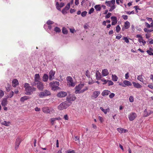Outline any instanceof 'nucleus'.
<instances>
[{"instance_id":"1a4fd4ad","label":"nucleus","mask_w":153,"mask_h":153,"mask_svg":"<svg viewBox=\"0 0 153 153\" xmlns=\"http://www.w3.org/2000/svg\"><path fill=\"white\" fill-rule=\"evenodd\" d=\"M76 97L74 95L70 94L67 97V100L70 102L71 101H74L76 99Z\"/></svg>"},{"instance_id":"4d7b16f0","label":"nucleus","mask_w":153,"mask_h":153,"mask_svg":"<svg viewBox=\"0 0 153 153\" xmlns=\"http://www.w3.org/2000/svg\"><path fill=\"white\" fill-rule=\"evenodd\" d=\"M51 123L52 124V125H53L54 124V122L56 120V119L55 118H53L51 119Z\"/></svg>"},{"instance_id":"2eb2a0df","label":"nucleus","mask_w":153,"mask_h":153,"mask_svg":"<svg viewBox=\"0 0 153 153\" xmlns=\"http://www.w3.org/2000/svg\"><path fill=\"white\" fill-rule=\"evenodd\" d=\"M130 23L128 21H126L124 23V25L122 28V30L124 31L125 29H128L130 27Z\"/></svg>"},{"instance_id":"423d86ee","label":"nucleus","mask_w":153,"mask_h":153,"mask_svg":"<svg viewBox=\"0 0 153 153\" xmlns=\"http://www.w3.org/2000/svg\"><path fill=\"white\" fill-rule=\"evenodd\" d=\"M68 85L69 86L74 87L75 85V83L73 82V79L71 76H68L67 78Z\"/></svg>"},{"instance_id":"69168bd1","label":"nucleus","mask_w":153,"mask_h":153,"mask_svg":"<svg viewBox=\"0 0 153 153\" xmlns=\"http://www.w3.org/2000/svg\"><path fill=\"white\" fill-rule=\"evenodd\" d=\"M70 31L71 33H74V32H76V31L73 28H70Z\"/></svg>"},{"instance_id":"49530a36","label":"nucleus","mask_w":153,"mask_h":153,"mask_svg":"<svg viewBox=\"0 0 153 153\" xmlns=\"http://www.w3.org/2000/svg\"><path fill=\"white\" fill-rule=\"evenodd\" d=\"M66 153H76L74 150H68L65 151Z\"/></svg>"},{"instance_id":"72a5a7b5","label":"nucleus","mask_w":153,"mask_h":153,"mask_svg":"<svg viewBox=\"0 0 153 153\" xmlns=\"http://www.w3.org/2000/svg\"><path fill=\"white\" fill-rule=\"evenodd\" d=\"M138 41L140 43H142L143 45H144L146 43V42L143 39L142 37L141 38H139L138 39Z\"/></svg>"},{"instance_id":"bf43d9fd","label":"nucleus","mask_w":153,"mask_h":153,"mask_svg":"<svg viewBox=\"0 0 153 153\" xmlns=\"http://www.w3.org/2000/svg\"><path fill=\"white\" fill-rule=\"evenodd\" d=\"M14 92L13 91H11L10 92L9 96V97L10 98L12 97L13 95Z\"/></svg>"},{"instance_id":"ea45409f","label":"nucleus","mask_w":153,"mask_h":153,"mask_svg":"<svg viewBox=\"0 0 153 153\" xmlns=\"http://www.w3.org/2000/svg\"><path fill=\"white\" fill-rule=\"evenodd\" d=\"M68 10H67L65 8H64L62 10V12L64 15H65L67 13Z\"/></svg>"},{"instance_id":"473e14b6","label":"nucleus","mask_w":153,"mask_h":153,"mask_svg":"<svg viewBox=\"0 0 153 153\" xmlns=\"http://www.w3.org/2000/svg\"><path fill=\"white\" fill-rule=\"evenodd\" d=\"M100 109L105 114H106L108 112V111H109V109L108 108L107 109H105L102 107H100Z\"/></svg>"},{"instance_id":"20e7f679","label":"nucleus","mask_w":153,"mask_h":153,"mask_svg":"<svg viewBox=\"0 0 153 153\" xmlns=\"http://www.w3.org/2000/svg\"><path fill=\"white\" fill-rule=\"evenodd\" d=\"M70 105L68 103L64 102L61 103L58 106V109L60 110H63L67 108Z\"/></svg>"},{"instance_id":"603ef678","label":"nucleus","mask_w":153,"mask_h":153,"mask_svg":"<svg viewBox=\"0 0 153 153\" xmlns=\"http://www.w3.org/2000/svg\"><path fill=\"white\" fill-rule=\"evenodd\" d=\"M4 95V93L3 91L2 90H0V97H2Z\"/></svg>"},{"instance_id":"c03bdc74","label":"nucleus","mask_w":153,"mask_h":153,"mask_svg":"<svg viewBox=\"0 0 153 153\" xmlns=\"http://www.w3.org/2000/svg\"><path fill=\"white\" fill-rule=\"evenodd\" d=\"M107 82L108 86L112 85L114 84V83L111 80H108Z\"/></svg>"},{"instance_id":"e2e57ef3","label":"nucleus","mask_w":153,"mask_h":153,"mask_svg":"<svg viewBox=\"0 0 153 153\" xmlns=\"http://www.w3.org/2000/svg\"><path fill=\"white\" fill-rule=\"evenodd\" d=\"M101 80L103 82V84H105L107 82V81L104 79H101Z\"/></svg>"},{"instance_id":"c85d7f7f","label":"nucleus","mask_w":153,"mask_h":153,"mask_svg":"<svg viewBox=\"0 0 153 153\" xmlns=\"http://www.w3.org/2000/svg\"><path fill=\"white\" fill-rule=\"evenodd\" d=\"M94 7L97 11H100L101 9V5L100 4L96 5L94 6Z\"/></svg>"},{"instance_id":"b1692460","label":"nucleus","mask_w":153,"mask_h":153,"mask_svg":"<svg viewBox=\"0 0 153 153\" xmlns=\"http://www.w3.org/2000/svg\"><path fill=\"white\" fill-rule=\"evenodd\" d=\"M110 93V91L107 90H105L102 92V95L103 96H104L105 95H108Z\"/></svg>"},{"instance_id":"e433bc0d","label":"nucleus","mask_w":153,"mask_h":153,"mask_svg":"<svg viewBox=\"0 0 153 153\" xmlns=\"http://www.w3.org/2000/svg\"><path fill=\"white\" fill-rule=\"evenodd\" d=\"M137 79L143 82V78L142 75H140L138 76Z\"/></svg>"},{"instance_id":"bb28decb","label":"nucleus","mask_w":153,"mask_h":153,"mask_svg":"<svg viewBox=\"0 0 153 153\" xmlns=\"http://www.w3.org/2000/svg\"><path fill=\"white\" fill-rule=\"evenodd\" d=\"M102 75L104 76L107 75L108 74V71L107 69H104L102 71Z\"/></svg>"},{"instance_id":"f8f14e48","label":"nucleus","mask_w":153,"mask_h":153,"mask_svg":"<svg viewBox=\"0 0 153 153\" xmlns=\"http://www.w3.org/2000/svg\"><path fill=\"white\" fill-rule=\"evenodd\" d=\"M22 141V139L19 137H18L16 139L15 143V149L16 150L18 148L19 146Z\"/></svg>"},{"instance_id":"6ab92c4d","label":"nucleus","mask_w":153,"mask_h":153,"mask_svg":"<svg viewBox=\"0 0 153 153\" xmlns=\"http://www.w3.org/2000/svg\"><path fill=\"white\" fill-rule=\"evenodd\" d=\"M111 18L112 21V25H116L117 22V17L115 16H112Z\"/></svg>"},{"instance_id":"79ce46f5","label":"nucleus","mask_w":153,"mask_h":153,"mask_svg":"<svg viewBox=\"0 0 153 153\" xmlns=\"http://www.w3.org/2000/svg\"><path fill=\"white\" fill-rule=\"evenodd\" d=\"M88 87H85V88H84V89H82V90H81L80 91V93H82L84 92L85 91L87 90H88Z\"/></svg>"},{"instance_id":"4c0bfd02","label":"nucleus","mask_w":153,"mask_h":153,"mask_svg":"<svg viewBox=\"0 0 153 153\" xmlns=\"http://www.w3.org/2000/svg\"><path fill=\"white\" fill-rule=\"evenodd\" d=\"M54 30L56 33H59L61 31V30L60 29V28L59 27H55Z\"/></svg>"},{"instance_id":"393cba45","label":"nucleus","mask_w":153,"mask_h":153,"mask_svg":"<svg viewBox=\"0 0 153 153\" xmlns=\"http://www.w3.org/2000/svg\"><path fill=\"white\" fill-rule=\"evenodd\" d=\"M117 131L120 133H125L127 131L126 129H124L122 128H117Z\"/></svg>"},{"instance_id":"4468645a","label":"nucleus","mask_w":153,"mask_h":153,"mask_svg":"<svg viewBox=\"0 0 153 153\" xmlns=\"http://www.w3.org/2000/svg\"><path fill=\"white\" fill-rule=\"evenodd\" d=\"M100 92L99 91H94L93 92L92 95L91 96V98L94 99L97 98L100 94Z\"/></svg>"},{"instance_id":"de8ad7c7","label":"nucleus","mask_w":153,"mask_h":153,"mask_svg":"<svg viewBox=\"0 0 153 153\" xmlns=\"http://www.w3.org/2000/svg\"><path fill=\"white\" fill-rule=\"evenodd\" d=\"M94 11V9L93 8H91L89 10V12H88V13L89 14H91V13H92Z\"/></svg>"},{"instance_id":"5fc2aeb1","label":"nucleus","mask_w":153,"mask_h":153,"mask_svg":"<svg viewBox=\"0 0 153 153\" xmlns=\"http://www.w3.org/2000/svg\"><path fill=\"white\" fill-rule=\"evenodd\" d=\"M146 52L149 55L153 56V53L150 50H147Z\"/></svg>"},{"instance_id":"4be33fe9","label":"nucleus","mask_w":153,"mask_h":153,"mask_svg":"<svg viewBox=\"0 0 153 153\" xmlns=\"http://www.w3.org/2000/svg\"><path fill=\"white\" fill-rule=\"evenodd\" d=\"M18 81L17 79H15L13 80L12 83V85L13 87H16L17 85H18Z\"/></svg>"},{"instance_id":"9b49d317","label":"nucleus","mask_w":153,"mask_h":153,"mask_svg":"<svg viewBox=\"0 0 153 153\" xmlns=\"http://www.w3.org/2000/svg\"><path fill=\"white\" fill-rule=\"evenodd\" d=\"M37 85V88L40 91H42L44 89V85L43 83L40 82L39 81L38 82L36 83V85Z\"/></svg>"},{"instance_id":"6e6d98bb","label":"nucleus","mask_w":153,"mask_h":153,"mask_svg":"<svg viewBox=\"0 0 153 153\" xmlns=\"http://www.w3.org/2000/svg\"><path fill=\"white\" fill-rule=\"evenodd\" d=\"M85 75L88 78H90V75L89 73V72L88 70L87 71L85 72Z\"/></svg>"},{"instance_id":"58836bf2","label":"nucleus","mask_w":153,"mask_h":153,"mask_svg":"<svg viewBox=\"0 0 153 153\" xmlns=\"http://www.w3.org/2000/svg\"><path fill=\"white\" fill-rule=\"evenodd\" d=\"M10 122H7L6 121H4L3 123H1V124L4 125L6 126H8Z\"/></svg>"},{"instance_id":"412c9836","label":"nucleus","mask_w":153,"mask_h":153,"mask_svg":"<svg viewBox=\"0 0 153 153\" xmlns=\"http://www.w3.org/2000/svg\"><path fill=\"white\" fill-rule=\"evenodd\" d=\"M55 72L53 71H51L49 73V79L50 80L53 79L54 78Z\"/></svg>"},{"instance_id":"37998d69","label":"nucleus","mask_w":153,"mask_h":153,"mask_svg":"<svg viewBox=\"0 0 153 153\" xmlns=\"http://www.w3.org/2000/svg\"><path fill=\"white\" fill-rule=\"evenodd\" d=\"M54 23V22L53 21H51V20H48L47 21L46 24L48 25H52Z\"/></svg>"},{"instance_id":"13d9d810","label":"nucleus","mask_w":153,"mask_h":153,"mask_svg":"<svg viewBox=\"0 0 153 153\" xmlns=\"http://www.w3.org/2000/svg\"><path fill=\"white\" fill-rule=\"evenodd\" d=\"M129 101L131 102H132L134 101V98L132 96H130V97L129 98Z\"/></svg>"},{"instance_id":"052dcab7","label":"nucleus","mask_w":153,"mask_h":153,"mask_svg":"<svg viewBox=\"0 0 153 153\" xmlns=\"http://www.w3.org/2000/svg\"><path fill=\"white\" fill-rule=\"evenodd\" d=\"M115 96V94L113 93H111L109 95V97L110 98H112L114 97Z\"/></svg>"},{"instance_id":"cd10ccee","label":"nucleus","mask_w":153,"mask_h":153,"mask_svg":"<svg viewBox=\"0 0 153 153\" xmlns=\"http://www.w3.org/2000/svg\"><path fill=\"white\" fill-rule=\"evenodd\" d=\"M29 98V97L27 96H25L21 98L20 101L21 102H24L25 101L27 100Z\"/></svg>"},{"instance_id":"f3484780","label":"nucleus","mask_w":153,"mask_h":153,"mask_svg":"<svg viewBox=\"0 0 153 153\" xmlns=\"http://www.w3.org/2000/svg\"><path fill=\"white\" fill-rule=\"evenodd\" d=\"M153 112L151 111L150 110L147 111L146 109L144 112V116L145 117H148Z\"/></svg>"},{"instance_id":"f704fd0d","label":"nucleus","mask_w":153,"mask_h":153,"mask_svg":"<svg viewBox=\"0 0 153 153\" xmlns=\"http://www.w3.org/2000/svg\"><path fill=\"white\" fill-rule=\"evenodd\" d=\"M62 32L64 34H66L68 33V31L66 28L63 27L62 29Z\"/></svg>"},{"instance_id":"7ed1b4c3","label":"nucleus","mask_w":153,"mask_h":153,"mask_svg":"<svg viewBox=\"0 0 153 153\" xmlns=\"http://www.w3.org/2000/svg\"><path fill=\"white\" fill-rule=\"evenodd\" d=\"M59 83L57 81H52L50 83V85L51 89L54 91H55L59 88Z\"/></svg>"},{"instance_id":"a211bd4d","label":"nucleus","mask_w":153,"mask_h":153,"mask_svg":"<svg viewBox=\"0 0 153 153\" xmlns=\"http://www.w3.org/2000/svg\"><path fill=\"white\" fill-rule=\"evenodd\" d=\"M67 95L66 92L64 91H61L57 94V96L59 97H62Z\"/></svg>"},{"instance_id":"f03ea898","label":"nucleus","mask_w":153,"mask_h":153,"mask_svg":"<svg viewBox=\"0 0 153 153\" xmlns=\"http://www.w3.org/2000/svg\"><path fill=\"white\" fill-rule=\"evenodd\" d=\"M115 3V0H111L110 1H106L105 2L106 5L111 7L109 10L110 12H111L113 10L116 8L115 5H114Z\"/></svg>"},{"instance_id":"ddd939ff","label":"nucleus","mask_w":153,"mask_h":153,"mask_svg":"<svg viewBox=\"0 0 153 153\" xmlns=\"http://www.w3.org/2000/svg\"><path fill=\"white\" fill-rule=\"evenodd\" d=\"M42 111L45 113H50L51 112H52V111H53V110L52 108H51V109H49V108L47 107H44L42 108Z\"/></svg>"},{"instance_id":"0e129e2a","label":"nucleus","mask_w":153,"mask_h":153,"mask_svg":"<svg viewBox=\"0 0 153 153\" xmlns=\"http://www.w3.org/2000/svg\"><path fill=\"white\" fill-rule=\"evenodd\" d=\"M122 17L124 20H126L128 19V16L126 15H123Z\"/></svg>"},{"instance_id":"8fccbe9b","label":"nucleus","mask_w":153,"mask_h":153,"mask_svg":"<svg viewBox=\"0 0 153 153\" xmlns=\"http://www.w3.org/2000/svg\"><path fill=\"white\" fill-rule=\"evenodd\" d=\"M70 3H68L67 5L65 6V8L68 10L70 8Z\"/></svg>"},{"instance_id":"a18cd8bd","label":"nucleus","mask_w":153,"mask_h":153,"mask_svg":"<svg viewBox=\"0 0 153 153\" xmlns=\"http://www.w3.org/2000/svg\"><path fill=\"white\" fill-rule=\"evenodd\" d=\"M87 12L86 11H84L83 12L81 13V15L82 17H85L87 13Z\"/></svg>"},{"instance_id":"39448f33","label":"nucleus","mask_w":153,"mask_h":153,"mask_svg":"<svg viewBox=\"0 0 153 153\" xmlns=\"http://www.w3.org/2000/svg\"><path fill=\"white\" fill-rule=\"evenodd\" d=\"M51 95V92L48 90H45L44 91L40 92L39 96L40 98H42L44 96H46Z\"/></svg>"},{"instance_id":"aec40b11","label":"nucleus","mask_w":153,"mask_h":153,"mask_svg":"<svg viewBox=\"0 0 153 153\" xmlns=\"http://www.w3.org/2000/svg\"><path fill=\"white\" fill-rule=\"evenodd\" d=\"M7 98L3 99L1 102V105L2 106H5L7 105Z\"/></svg>"},{"instance_id":"3c124183","label":"nucleus","mask_w":153,"mask_h":153,"mask_svg":"<svg viewBox=\"0 0 153 153\" xmlns=\"http://www.w3.org/2000/svg\"><path fill=\"white\" fill-rule=\"evenodd\" d=\"M123 39L124 40L125 42L127 43H128L129 42L128 39L126 37H123Z\"/></svg>"},{"instance_id":"338daca9","label":"nucleus","mask_w":153,"mask_h":153,"mask_svg":"<svg viewBox=\"0 0 153 153\" xmlns=\"http://www.w3.org/2000/svg\"><path fill=\"white\" fill-rule=\"evenodd\" d=\"M146 37L147 39H149L150 37V34L149 33H146Z\"/></svg>"},{"instance_id":"a878e982","label":"nucleus","mask_w":153,"mask_h":153,"mask_svg":"<svg viewBox=\"0 0 153 153\" xmlns=\"http://www.w3.org/2000/svg\"><path fill=\"white\" fill-rule=\"evenodd\" d=\"M123 82L124 85H124L125 87H126V86H131L132 85L131 83L130 82L127 80L124 81Z\"/></svg>"},{"instance_id":"dca6fc26","label":"nucleus","mask_w":153,"mask_h":153,"mask_svg":"<svg viewBox=\"0 0 153 153\" xmlns=\"http://www.w3.org/2000/svg\"><path fill=\"white\" fill-rule=\"evenodd\" d=\"M64 4L63 3H61L60 4H59V2H57L56 3V9L59 10H61V8L63 7L64 6Z\"/></svg>"},{"instance_id":"09e8293b","label":"nucleus","mask_w":153,"mask_h":153,"mask_svg":"<svg viewBox=\"0 0 153 153\" xmlns=\"http://www.w3.org/2000/svg\"><path fill=\"white\" fill-rule=\"evenodd\" d=\"M144 30L145 32H151L153 30H148L147 28H145L144 29Z\"/></svg>"},{"instance_id":"7c9ffc66","label":"nucleus","mask_w":153,"mask_h":153,"mask_svg":"<svg viewBox=\"0 0 153 153\" xmlns=\"http://www.w3.org/2000/svg\"><path fill=\"white\" fill-rule=\"evenodd\" d=\"M48 76L47 74H45L43 77V80L44 82H46L48 80Z\"/></svg>"},{"instance_id":"c9c22d12","label":"nucleus","mask_w":153,"mask_h":153,"mask_svg":"<svg viewBox=\"0 0 153 153\" xmlns=\"http://www.w3.org/2000/svg\"><path fill=\"white\" fill-rule=\"evenodd\" d=\"M112 80L114 81H117L118 80L117 77L115 75H112Z\"/></svg>"},{"instance_id":"0eeeda50","label":"nucleus","mask_w":153,"mask_h":153,"mask_svg":"<svg viewBox=\"0 0 153 153\" xmlns=\"http://www.w3.org/2000/svg\"><path fill=\"white\" fill-rule=\"evenodd\" d=\"M83 84H79L78 85H76L75 87V93L76 94H80V90L83 87Z\"/></svg>"},{"instance_id":"6e6552de","label":"nucleus","mask_w":153,"mask_h":153,"mask_svg":"<svg viewBox=\"0 0 153 153\" xmlns=\"http://www.w3.org/2000/svg\"><path fill=\"white\" fill-rule=\"evenodd\" d=\"M40 76L39 74H36L34 77V81L31 83V85L32 86H36V83L40 81Z\"/></svg>"},{"instance_id":"774afa93","label":"nucleus","mask_w":153,"mask_h":153,"mask_svg":"<svg viewBox=\"0 0 153 153\" xmlns=\"http://www.w3.org/2000/svg\"><path fill=\"white\" fill-rule=\"evenodd\" d=\"M145 25L148 28H150L151 27L150 25L147 22L145 23Z\"/></svg>"},{"instance_id":"680f3d73","label":"nucleus","mask_w":153,"mask_h":153,"mask_svg":"<svg viewBox=\"0 0 153 153\" xmlns=\"http://www.w3.org/2000/svg\"><path fill=\"white\" fill-rule=\"evenodd\" d=\"M111 13H108L107 15L105 16V17L107 19L109 18L111 16Z\"/></svg>"},{"instance_id":"2f4dec72","label":"nucleus","mask_w":153,"mask_h":153,"mask_svg":"<svg viewBox=\"0 0 153 153\" xmlns=\"http://www.w3.org/2000/svg\"><path fill=\"white\" fill-rule=\"evenodd\" d=\"M11 85L9 83H7L6 86L5 87L6 90L7 92L9 91L10 90Z\"/></svg>"},{"instance_id":"f257e3e1","label":"nucleus","mask_w":153,"mask_h":153,"mask_svg":"<svg viewBox=\"0 0 153 153\" xmlns=\"http://www.w3.org/2000/svg\"><path fill=\"white\" fill-rule=\"evenodd\" d=\"M33 86L29 85L28 83H25L24 85L25 91V94L28 95L32 94L33 92L35 91L36 90V88L33 87Z\"/></svg>"},{"instance_id":"864d4df0","label":"nucleus","mask_w":153,"mask_h":153,"mask_svg":"<svg viewBox=\"0 0 153 153\" xmlns=\"http://www.w3.org/2000/svg\"><path fill=\"white\" fill-rule=\"evenodd\" d=\"M126 13L128 15H130L131 14H134V11H132L131 12L130 11H127L126 12Z\"/></svg>"},{"instance_id":"9d476101","label":"nucleus","mask_w":153,"mask_h":153,"mask_svg":"<svg viewBox=\"0 0 153 153\" xmlns=\"http://www.w3.org/2000/svg\"><path fill=\"white\" fill-rule=\"evenodd\" d=\"M137 117V114L134 112L131 113L128 116L129 120L131 121L134 120Z\"/></svg>"},{"instance_id":"c756f323","label":"nucleus","mask_w":153,"mask_h":153,"mask_svg":"<svg viewBox=\"0 0 153 153\" xmlns=\"http://www.w3.org/2000/svg\"><path fill=\"white\" fill-rule=\"evenodd\" d=\"M96 79L97 80H99L101 78V75L100 73L97 72L96 73Z\"/></svg>"},{"instance_id":"5701e85b","label":"nucleus","mask_w":153,"mask_h":153,"mask_svg":"<svg viewBox=\"0 0 153 153\" xmlns=\"http://www.w3.org/2000/svg\"><path fill=\"white\" fill-rule=\"evenodd\" d=\"M132 84L134 87L136 88H139L142 87V86L138 83L133 82H132Z\"/></svg>"},{"instance_id":"a19ab883","label":"nucleus","mask_w":153,"mask_h":153,"mask_svg":"<svg viewBox=\"0 0 153 153\" xmlns=\"http://www.w3.org/2000/svg\"><path fill=\"white\" fill-rule=\"evenodd\" d=\"M120 27L119 25H118L116 27V30L117 33H118L120 30Z\"/></svg>"}]
</instances>
